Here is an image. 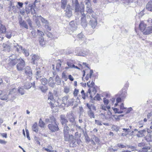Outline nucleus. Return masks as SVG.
I'll use <instances>...</instances> for the list:
<instances>
[{
    "instance_id": "nucleus-1",
    "label": "nucleus",
    "mask_w": 152,
    "mask_h": 152,
    "mask_svg": "<svg viewBox=\"0 0 152 152\" xmlns=\"http://www.w3.org/2000/svg\"><path fill=\"white\" fill-rule=\"evenodd\" d=\"M60 122L63 128V132L65 141H68L70 140L69 131L70 129L68 125V121L64 115H61L60 116Z\"/></svg>"
},
{
    "instance_id": "nucleus-2",
    "label": "nucleus",
    "mask_w": 152,
    "mask_h": 152,
    "mask_svg": "<svg viewBox=\"0 0 152 152\" xmlns=\"http://www.w3.org/2000/svg\"><path fill=\"white\" fill-rule=\"evenodd\" d=\"M66 116L70 123L68 124V126H69L71 128V131H74V127L76 125V123L75 118L72 114L71 113H68Z\"/></svg>"
},
{
    "instance_id": "nucleus-3",
    "label": "nucleus",
    "mask_w": 152,
    "mask_h": 152,
    "mask_svg": "<svg viewBox=\"0 0 152 152\" xmlns=\"http://www.w3.org/2000/svg\"><path fill=\"white\" fill-rule=\"evenodd\" d=\"M17 65V68L18 70L21 71L25 68V64L24 61L21 58L19 59V62Z\"/></svg>"
},
{
    "instance_id": "nucleus-4",
    "label": "nucleus",
    "mask_w": 152,
    "mask_h": 152,
    "mask_svg": "<svg viewBox=\"0 0 152 152\" xmlns=\"http://www.w3.org/2000/svg\"><path fill=\"white\" fill-rule=\"evenodd\" d=\"M83 9H82L80 10L81 13L82 15V17L81 18V24L82 26H83V27H86L87 26V23L86 19V17L85 16V14L83 13L84 8V5H83Z\"/></svg>"
},
{
    "instance_id": "nucleus-5",
    "label": "nucleus",
    "mask_w": 152,
    "mask_h": 152,
    "mask_svg": "<svg viewBox=\"0 0 152 152\" xmlns=\"http://www.w3.org/2000/svg\"><path fill=\"white\" fill-rule=\"evenodd\" d=\"M39 17L40 18V20L42 23L44 24L45 27L48 30H51V28L49 26V23L48 21L45 19L40 15Z\"/></svg>"
},
{
    "instance_id": "nucleus-6",
    "label": "nucleus",
    "mask_w": 152,
    "mask_h": 152,
    "mask_svg": "<svg viewBox=\"0 0 152 152\" xmlns=\"http://www.w3.org/2000/svg\"><path fill=\"white\" fill-rule=\"evenodd\" d=\"M54 124L55 125L52 124H50L48 126V127L49 129L52 132L58 131L59 129L58 126L59 124H57L56 123Z\"/></svg>"
},
{
    "instance_id": "nucleus-7",
    "label": "nucleus",
    "mask_w": 152,
    "mask_h": 152,
    "mask_svg": "<svg viewBox=\"0 0 152 152\" xmlns=\"http://www.w3.org/2000/svg\"><path fill=\"white\" fill-rule=\"evenodd\" d=\"M76 55L80 56H84L89 54L90 51L87 49H84L80 50L79 52H75Z\"/></svg>"
},
{
    "instance_id": "nucleus-8",
    "label": "nucleus",
    "mask_w": 152,
    "mask_h": 152,
    "mask_svg": "<svg viewBox=\"0 0 152 152\" xmlns=\"http://www.w3.org/2000/svg\"><path fill=\"white\" fill-rule=\"evenodd\" d=\"M72 7L74 8L75 12L80 10V7L77 0H72Z\"/></svg>"
},
{
    "instance_id": "nucleus-9",
    "label": "nucleus",
    "mask_w": 152,
    "mask_h": 152,
    "mask_svg": "<svg viewBox=\"0 0 152 152\" xmlns=\"http://www.w3.org/2000/svg\"><path fill=\"white\" fill-rule=\"evenodd\" d=\"M48 102L51 106H54V104L55 102L53 94L50 92H49Z\"/></svg>"
},
{
    "instance_id": "nucleus-10",
    "label": "nucleus",
    "mask_w": 152,
    "mask_h": 152,
    "mask_svg": "<svg viewBox=\"0 0 152 152\" xmlns=\"http://www.w3.org/2000/svg\"><path fill=\"white\" fill-rule=\"evenodd\" d=\"M36 70L37 71L36 72V77L37 79H38L41 77L43 75L42 70L39 68H36Z\"/></svg>"
},
{
    "instance_id": "nucleus-11",
    "label": "nucleus",
    "mask_w": 152,
    "mask_h": 152,
    "mask_svg": "<svg viewBox=\"0 0 152 152\" xmlns=\"http://www.w3.org/2000/svg\"><path fill=\"white\" fill-rule=\"evenodd\" d=\"M65 15L68 18H70L72 16V13L70 4H68L67 5Z\"/></svg>"
},
{
    "instance_id": "nucleus-12",
    "label": "nucleus",
    "mask_w": 152,
    "mask_h": 152,
    "mask_svg": "<svg viewBox=\"0 0 152 152\" xmlns=\"http://www.w3.org/2000/svg\"><path fill=\"white\" fill-rule=\"evenodd\" d=\"M11 45H12V44L9 42L4 43L3 45V47L4 48V50L9 52L10 50L11 47H12Z\"/></svg>"
},
{
    "instance_id": "nucleus-13",
    "label": "nucleus",
    "mask_w": 152,
    "mask_h": 152,
    "mask_svg": "<svg viewBox=\"0 0 152 152\" xmlns=\"http://www.w3.org/2000/svg\"><path fill=\"white\" fill-rule=\"evenodd\" d=\"M96 92V89L94 88H92V91H91V90L90 89L88 90V92L87 93V96L88 95H90V97L92 98L94 95L95 94Z\"/></svg>"
},
{
    "instance_id": "nucleus-14",
    "label": "nucleus",
    "mask_w": 152,
    "mask_h": 152,
    "mask_svg": "<svg viewBox=\"0 0 152 152\" xmlns=\"http://www.w3.org/2000/svg\"><path fill=\"white\" fill-rule=\"evenodd\" d=\"M15 56L14 55H12L10 57V59H11V60L9 64L11 65L14 66L18 62V61H19V59L18 60V59L14 58L13 59L12 58V57Z\"/></svg>"
},
{
    "instance_id": "nucleus-15",
    "label": "nucleus",
    "mask_w": 152,
    "mask_h": 152,
    "mask_svg": "<svg viewBox=\"0 0 152 152\" xmlns=\"http://www.w3.org/2000/svg\"><path fill=\"white\" fill-rule=\"evenodd\" d=\"M25 72L26 75L29 77H31L32 75V70L31 68L28 66L26 68Z\"/></svg>"
},
{
    "instance_id": "nucleus-16",
    "label": "nucleus",
    "mask_w": 152,
    "mask_h": 152,
    "mask_svg": "<svg viewBox=\"0 0 152 152\" xmlns=\"http://www.w3.org/2000/svg\"><path fill=\"white\" fill-rule=\"evenodd\" d=\"M93 20H90L89 23V24L93 28H95L97 25V22L96 20L93 19Z\"/></svg>"
},
{
    "instance_id": "nucleus-17",
    "label": "nucleus",
    "mask_w": 152,
    "mask_h": 152,
    "mask_svg": "<svg viewBox=\"0 0 152 152\" xmlns=\"http://www.w3.org/2000/svg\"><path fill=\"white\" fill-rule=\"evenodd\" d=\"M39 58L40 57L39 56L36 55H34L32 56L31 62L33 64H35Z\"/></svg>"
},
{
    "instance_id": "nucleus-18",
    "label": "nucleus",
    "mask_w": 152,
    "mask_h": 152,
    "mask_svg": "<svg viewBox=\"0 0 152 152\" xmlns=\"http://www.w3.org/2000/svg\"><path fill=\"white\" fill-rule=\"evenodd\" d=\"M152 33V26L148 27L146 28L143 31V34L145 35H147Z\"/></svg>"
},
{
    "instance_id": "nucleus-19",
    "label": "nucleus",
    "mask_w": 152,
    "mask_h": 152,
    "mask_svg": "<svg viewBox=\"0 0 152 152\" xmlns=\"http://www.w3.org/2000/svg\"><path fill=\"white\" fill-rule=\"evenodd\" d=\"M8 98V95L5 92H4L0 96V99L2 100L6 101Z\"/></svg>"
},
{
    "instance_id": "nucleus-20",
    "label": "nucleus",
    "mask_w": 152,
    "mask_h": 152,
    "mask_svg": "<svg viewBox=\"0 0 152 152\" xmlns=\"http://www.w3.org/2000/svg\"><path fill=\"white\" fill-rule=\"evenodd\" d=\"M67 0H61V7L63 10H65L67 7Z\"/></svg>"
},
{
    "instance_id": "nucleus-21",
    "label": "nucleus",
    "mask_w": 152,
    "mask_h": 152,
    "mask_svg": "<svg viewBox=\"0 0 152 152\" xmlns=\"http://www.w3.org/2000/svg\"><path fill=\"white\" fill-rule=\"evenodd\" d=\"M146 25L142 21L141 22L139 25V28L140 30L142 31L143 33L144 31L146 28Z\"/></svg>"
},
{
    "instance_id": "nucleus-22",
    "label": "nucleus",
    "mask_w": 152,
    "mask_h": 152,
    "mask_svg": "<svg viewBox=\"0 0 152 152\" xmlns=\"http://www.w3.org/2000/svg\"><path fill=\"white\" fill-rule=\"evenodd\" d=\"M14 49L18 52L20 51L21 50H23L22 47L19 45L18 44H15L13 45Z\"/></svg>"
},
{
    "instance_id": "nucleus-23",
    "label": "nucleus",
    "mask_w": 152,
    "mask_h": 152,
    "mask_svg": "<svg viewBox=\"0 0 152 152\" xmlns=\"http://www.w3.org/2000/svg\"><path fill=\"white\" fill-rule=\"evenodd\" d=\"M126 94L125 93H124L123 95L122 94L121 95L120 97H118L116 99V102L117 103H119L121 102L122 100H123L126 96Z\"/></svg>"
},
{
    "instance_id": "nucleus-24",
    "label": "nucleus",
    "mask_w": 152,
    "mask_h": 152,
    "mask_svg": "<svg viewBox=\"0 0 152 152\" xmlns=\"http://www.w3.org/2000/svg\"><path fill=\"white\" fill-rule=\"evenodd\" d=\"M146 9L148 11H152V1H150L148 2L146 5Z\"/></svg>"
},
{
    "instance_id": "nucleus-25",
    "label": "nucleus",
    "mask_w": 152,
    "mask_h": 152,
    "mask_svg": "<svg viewBox=\"0 0 152 152\" xmlns=\"http://www.w3.org/2000/svg\"><path fill=\"white\" fill-rule=\"evenodd\" d=\"M94 141H95L96 143H99V138L94 135L92 136V141L93 142L94 145H95L96 143Z\"/></svg>"
},
{
    "instance_id": "nucleus-26",
    "label": "nucleus",
    "mask_w": 152,
    "mask_h": 152,
    "mask_svg": "<svg viewBox=\"0 0 152 152\" xmlns=\"http://www.w3.org/2000/svg\"><path fill=\"white\" fill-rule=\"evenodd\" d=\"M32 130L35 132H37L38 131V127L37 124L36 122L33 125L32 127Z\"/></svg>"
},
{
    "instance_id": "nucleus-27",
    "label": "nucleus",
    "mask_w": 152,
    "mask_h": 152,
    "mask_svg": "<svg viewBox=\"0 0 152 152\" xmlns=\"http://www.w3.org/2000/svg\"><path fill=\"white\" fill-rule=\"evenodd\" d=\"M33 85L32 83H30L29 82H27L25 83L24 86V88L26 89H29Z\"/></svg>"
},
{
    "instance_id": "nucleus-28",
    "label": "nucleus",
    "mask_w": 152,
    "mask_h": 152,
    "mask_svg": "<svg viewBox=\"0 0 152 152\" xmlns=\"http://www.w3.org/2000/svg\"><path fill=\"white\" fill-rule=\"evenodd\" d=\"M68 99V96H66L64 97L62 99V103L64 104V105H66Z\"/></svg>"
},
{
    "instance_id": "nucleus-29",
    "label": "nucleus",
    "mask_w": 152,
    "mask_h": 152,
    "mask_svg": "<svg viewBox=\"0 0 152 152\" xmlns=\"http://www.w3.org/2000/svg\"><path fill=\"white\" fill-rule=\"evenodd\" d=\"M6 31V28L5 26L1 23L0 24V32L2 33H4Z\"/></svg>"
},
{
    "instance_id": "nucleus-30",
    "label": "nucleus",
    "mask_w": 152,
    "mask_h": 152,
    "mask_svg": "<svg viewBox=\"0 0 152 152\" xmlns=\"http://www.w3.org/2000/svg\"><path fill=\"white\" fill-rule=\"evenodd\" d=\"M146 132V130L144 129L138 132V133L137 134V136L138 137H142L144 136L143 133Z\"/></svg>"
},
{
    "instance_id": "nucleus-31",
    "label": "nucleus",
    "mask_w": 152,
    "mask_h": 152,
    "mask_svg": "<svg viewBox=\"0 0 152 152\" xmlns=\"http://www.w3.org/2000/svg\"><path fill=\"white\" fill-rule=\"evenodd\" d=\"M88 115V116L91 118H95V115L94 112L92 111V110H89L87 112Z\"/></svg>"
},
{
    "instance_id": "nucleus-32",
    "label": "nucleus",
    "mask_w": 152,
    "mask_h": 152,
    "mask_svg": "<svg viewBox=\"0 0 152 152\" xmlns=\"http://www.w3.org/2000/svg\"><path fill=\"white\" fill-rule=\"evenodd\" d=\"M145 145V143L143 142L139 143L138 144V146L142 147V149H149L150 148L149 147H144Z\"/></svg>"
},
{
    "instance_id": "nucleus-33",
    "label": "nucleus",
    "mask_w": 152,
    "mask_h": 152,
    "mask_svg": "<svg viewBox=\"0 0 152 152\" xmlns=\"http://www.w3.org/2000/svg\"><path fill=\"white\" fill-rule=\"evenodd\" d=\"M19 23L21 26H23L25 28H26L27 29L28 28V26L27 24H26V22L25 21H20Z\"/></svg>"
},
{
    "instance_id": "nucleus-34",
    "label": "nucleus",
    "mask_w": 152,
    "mask_h": 152,
    "mask_svg": "<svg viewBox=\"0 0 152 152\" xmlns=\"http://www.w3.org/2000/svg\"><path fill=\"white\" fill-rule=\"evenodd\" d=\"M39 88L41 91L44 93L46 92L48 89L47 87L45 85H44V86H40L39 87Z\"/></svg>"
},
{
    "instance_id": "nucleus-35",
    "label": "nucleus",
    "mask_w": 152,
    "mask_h": 152,
    "mask_svg": "<svg viewBox=\"0 0 152 152\" xmlns=\"http://www.w3.org/2000/svg\"><path fill=\"white\" fill-rule=\"evenodd\" d=\"M55 81L56 83L58 85H60L61 84V79L59 77L58 75H56L55 78Z\"/></svg>"
},
{
    "instance_id": "nucleus-36",
    "label": "nucleus",
    "mask_w": 152,
    "mask_h": 152,
    "mask_svg": "<svg viewBox=\"0 0 152 152\" xmlns=\"http://www.w3.org/2000/svg\"><path fill=\"white\" fill-rule=\"evenodd\" d=\"M86 10L87 12L90 14L93 12L91 6H86Z\"/></svg>"
},
{
    "instance_id": "nucleus-37",
    "label": "nucleus",
    "mask_w": 152,
    "mask_h": 152,
    "mask_svg": "<svg viewBox=\"0 0 152 152\" xmlns=\"http://www.w3.org/2000/svg\"><path fill=\"white\" fill-rule=\"evenodd\" d=\"M45 125V123L42 121L41 119H40L39 123V126L41 128H44Z\"/></svg>"
},
{
    "instance_id": "nucleus-38",
    "label": "nucleus",
    "mask_w": 152,
    "mask_h": 152,
    "mask_svg": "<svg viewBox=\"0 0 152 152\" xmlns=\"http://www.w3.org/2000/svg\"><path fill=\"white\" fill-rule=\"evenodd\" d=\"M49 119L50 122L51 123L54 122V123H56V119L54 118L53 116L52 115L50 116L49 117Z\"/></svg>"
},
{
    "instance_id": "nucleus-39",
    "label": "nucleus",
    "mask_w": 152,
    "mask_h": 152,
    "mask_svg": "<svg viewBox=\"0 0 152 152\" xmlns=\"http://www.w3.org/2000/svg\"><path fill=\"white\" fill-rule=\"evenodd\" d=\"M151 134H148L145 137L146 140L148 141H150L151 140Z\"/></svg>"
},
{
    "instance_id": "nucleus-40",
    "label": "nucleus",
    "mask_w": 152,
    "mask_h": 152,
    "mask_svg": "<svg viewBox=\"0 0 152 152\" xmlns=\"http://www.w3.org/2000/svg\"><path fill=\"white\" fill-rule=\"evenodd\" d=\"M69 25L71 27V28H72V30H75L76 29V26L74 21H71L69 23Z\"/></svg>"
},
{
    "instance_id": "nucleus-41",
    "label": "nucleus",
    "mask_w": 152,
    "mask_h": 152,
    "mask_svg": "<svg viewBox=\"0 0 152 152\" xmlns=\"http://www.w3.org/2000/svg\"><path fill=\"white\" fill-rule=\"evenodd\" d=\"M39 43L40 45L43 46L45 44V42L44 41L43 38H42V37H41L39 39Z\"/></svg>"
},
{
    "instance_id": "nucleus-42",
    "label": "nucleus",
    "mask_w": 152,
    "mask_h": 152,
    "mask_svg": "<svg viewBox=\"0 0 152 152\" xmlns=\"http://www.w3.org/2000/svg\"><path fill=\"white\" fill-rule=\"evenodd\" d=\"M40 80L42 84L44 85L46 84L47 83V80L45 78H42Z\"/></svg>"
},
{
    "instance_id": "nucleus-43",
    "label": "nucleus",
    "mask_w": 152,
    "mask_h": 152,
    "mask_svg": "<svg viewBox=\"0 0 152 152\" xmlns=\"http://www.w3.org/2000/svg\"><path fill=\"white\" fill-rule=\"evenodd\" d=\"M70 90V88L69 87L65 86L64 87V92L66 94L68 93Z\"/></svg>"
},
{
    "instance_id": "nucleus-44",
    "label": "nucleus",
    "mask_w": 152,
    "mask_h": 152,
    "mask_svg": "<svg viewBox=\"0 0 152 152\" xmlns=\"http://www.w3.org/2000/svg\"><path fill=\"white\" fill-rule=\"evenodd\" d=\"M61 63H58L57 64L56 66V70L58 71H59L61 69Z\"/></svg>"
},
{
    "instance_id": "nucleus-45",
    "label": "nucleus",
    "mask_w": 152,
    "mask_h": 152,
    "mask_svg": "<svg viewBox=\"0 0 152 152\" xmlns=\"http://www.w3.org/2000/svg\"><path fill=\"white\" fill-rule=\"evenodd\" d=\"M22 51L23 53L26 56H29V53L28 50H26L25 48H23V49Z\"/></svg>"
},
{
    "instance_id": "nucleus-46",
    "label": "nucleus",
    "mask_w": 152,
    "mask_h": 152,
    "mask_svg": "<svg viewBox=\"0 0 152 152\" xmlns=\"http://www.w3.org/2000/svg\"><path fill=\"white\" fill-rule=\"evenodd\" d=\"M81 96L82 98L84 99L86 98V96H87V94H86V93L84 92V90H82L81 92Z\"/></svg>"
},
{
    "instance_id": "nucleus-47",
    "label": "nucleus",
    "mask_w": 152,
    "mask_h": 152,
    "mask_svg": "<svg viewBox=\"0 0 152 152\" xmlns=\"http://www.w3.org/2000/svg\"><path fill=\"white\" fill-rule=\"evenodd\" d=\"M18 92L21 95H23L24 94V91L23 88L20 87L19 88L18 90Z\"/></svg>"
},
{
    "instance_id": "nucleus-48",
    "label": "nucleus",
    "mask_w": 152,
    "mask_h": 152,
    "mask_svg": "<svg viewBox=\"0 0 152 152\" xmlns=\"http://www.w3.org/2000/svg\"><path fill=\"white\" fill-rule=\"evenodd\" d=\"M91 0H85V2L86 6H91Z\"/></svg>"
},
{
    "instance_id": "nucleus-49",
    "label": "nucleus",
    "mask_w": 152,
    "mask_h": 152,
    "mask_svg": "<svg viewBox=\"0 0 152 152\" xmlns=\"http://www.w3.org/2000/svg\"><path fill=\"white\" fill-rule=\"evenodd\" d=\"M79 92V90L75 88L73 92V95L75 97H76Z\"/></svg>"
},
{
    "instance_id": "nucleus-50",
    "label": "nucleus",
    "mask_w": 152,
    "mask_h": 152,
    "mask_svg": "<svg viewBox=\"0 0 152 152\" xmlns=\"http://www.w3.org/2000/svg\"><path fill=\"white\" fill-rule=\"evenodd\" d=\"M87 18L88 19V18H90L91 20H93L94 19H95V20H96V15L94 14H93L91 16V18L90 17V16H89V17L88 16V15L87 16Z\"/></svg>"
},
{
    "instance_id": "nucleus-51",
    "label": "nucleus",
    "mask_w": 152,
    "mask_h": 152,
    "mask_svg": "<svg viewBox=\"0 0 152 152\" xmlns=\"http://www.w3.org/2000/svg\"><path fill=\"white\" fill-rule=\"evenodd\" d=\"M90 81H89L87 83V85L88 87H93L94 85V82H93V81L91 82V84H90Z\"/></svg>"
},
{
    "instance_id": "nucleus-52",
    "label": "nucleus",
    "mask_w": 152,
    "mask_h": 152,
    "mask_svg": "<svg viewBox=\"0 0 152 152\" xmlns=\"http://www.w3.org/2000/svg\"><path fill=\"white\" fill-rule=\"evenodd\" d=\"M95 124H96L97 125L99 126H101L102 125V122L99 120H95Z\"/></svg>"
},
{
    "instance_id": "nucleus-53",
    "label": "nucleus",
    "mask_w": 152,
    "mask_h": 152,
    "mask_svg": "<svg viewBox=\"0 0 152 152\" xmlns=\"http://www.w3.org/2000/svg\"><path fill=\"white\" fill-rule=\"evenodd\" d=\"M45 150L48 152H51L52 151L53 148L52 146H48L47 148L45 149Z\"/></svg>"
},
{
    "instance_id": "nucleus-54",
    "label": "nucleus",
    "mask_w": 152,
    "mask_h": 152,
    "mask_svg": "<svg viewBox=\"0 0 152 152\" xmlns=\"http://www.w3.org/2000/svg\"><path fill=\"white\" fill-rule=\"evenodd\" d=\"M73 102V100L72 99H68L66 105L68 106L71 104Z\"/></svg>"
},
{
    "instance_id": "nucleus-55",
    "label": "nucleus",
    "mask_w": 152,
    "mask_h": 152,
    "mask_svg": "<svg viewBox=\"0 0 152 152\" xmlns=\"http://www.w3.org/2000/svg\"><path fill=\"white\" fill-rule=\"evenodd\" d=\"M17 91V90L15 88H13L12 90H11L10 91L9 93V95H10V94H13L14 93L16 92Z\"/></svg>"
},
{
    "instance_id": "nucleus-56",
    "label": "nucleus",
    "mask_w": 152,
    "mask_h": 152,
    "mask_svg": "<svg viewBox=\"0 0 152 152\" xmlns=\"http://www.w3.org/2000/svg\"><path fill=\"white\" fill-rule=\"evenodd\" d=\"M94 100H99L101 99V98L99 95L98 94H97L94 97Z\"/></svg>"
},
{
    "instance_id": "nucleus-57",
    "label": "nucleus",
    "mask_w": 152,
    "mask_h": 152,
    "mask_svg": "<svg viewBox=\"0 0 152 152\" xmlns=\"http://www.w3.org/2000/svg\"><path fill=\"white\" fill-rule=\"evenodd\" d=\"M112 128L116 132H117L119 130V128L117 126L113 125Z\"/></svg>"
},
{
    "instance_id": "nucleus-58",
    "label": "nucleus",
    "mask_w": 152,
    "mask_h": 152,
    "mask_svg": "<svg viewBox=\"0 0 152 152\" xmlns=\"http://www.w3.org/2000/svg\"><path fill=\"white\" fill-rule=\"evenodd\" d=\"M105 105H107L109 103V100L104 98L103 99Z\"/></svg>"
},
{
    "instance_id": "nucleus-59",
    "label": "nucleus",
    "mask_w": 152,
    "mask_h": 152,
    "mask_svg": "<svg viewBox=\"0 0 152 152\" xmlns=\"http://www.w3.org/2000/svg\"><path fill=\"white\" fill-rule=\"evenodd\" d=\"M84 37V36L83 35V34L82 33H80L79 34L77 35V37L79 39H81L82 38H83Z\"/></svg>"
},
{
    "instance_id": "nucleus-60",
    "label": "nucleus",
    "mask_w": 152,
    "mask_h": 152,
    "mask_svg": "<svg viewBox=\"0 0 152 152\" xmlns=\"http://www.w3.org/2000/svg\"><path fill=\"white\" fill-rule=\"evenodd\" d=\"M49 83V84L50 86L52 87H54L55 86V84L54 83V81H53L52 82H51Z\"/></svg>"
},
{
    "instance_id": "nucleus-61",
    "label": "nucleus",
    "mask_w": 152,
    "mask_h": 152,
    "mask_svg": "<svg viewBox=\"0 0 152 152\" xmlns=\"http://www.w3.org/2000/svg\"><path fill=\"white\" fill-rule=\"evenodd\" d=\"M37 31L38 32V34L39 36H42L43 35H44V34L42 32L40 31L39 30H37Z\"/></svg>"
},
{
    "instance_id": "nucleus-62",
    "label": "nucleus",
    "mask_w": 152,
    "mask_h": 152,
    "mask_svg": "<svg viewBox=\"0 0 152 152\" xmlns=\"http://www.w3.org/2000/svg\"><path fill=\"white\" fill-rule=\"evenodd\" d=\"M118 146L121 148H123L126 147V146L121 143H118L117 144Z\"/></svg>"
},
{
    "instance_id": "nucleus-63",
    "label": "nucleus",
    "mask_w": 152,
    "mask_h": 152,
    "mask_svg": "<svg viewBox=\"0 0 152 152\" xmlns=\"http://www.w3.org/2000/svg\"><path fill=\"white\" fill-rule=\"evenodd\" d=\"M85 138L86 140V142H89L90 141V138L87 134L86 135H85Z\"/></svg>"
},
{
    "instance_id": "nucleus-64",
    "label": "nucleus",
    "mask_w": 152,
    "mask_h": 152,
    "mask_svg": "<svg viewBox=\"0 0 152 152\" xmlns=\"http://www.w3.org/2000/svg\"><path fill=\"white\" fill-rule=\"evenodd\" d=\"M6 37L8 38H10L11 37V32H7L6 34Z\"/></svg>"
}]
</instances>
